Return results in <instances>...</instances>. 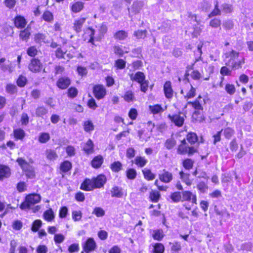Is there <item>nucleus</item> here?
Masks as SVG:
<instances>
[{
	"label": "nucleus",
	"instance_id": "nucleus-50",
	"mask_svg": "<svg viewBox=\"0 0 253 253\" xmlns=\"http://www.w3.org/2000/svg\"><path fill=\"white\" fill-rule=\"evenodd\" d=\"M78 91L77 89L74 87H71L68 90V96L71 98H75L78 94Z\"/></svg>",
	"mask_w": 253,
	"mask_h": 253
},
{
	"label": "nucleus",
	"instance_id": "nucleus-26",
	"mask_svg": "<svg viewBox=\"0 0 253 253\" xmlns=\"http://www.w3.org/2000/svg\"><path fill=\"white\" fill-rule=\"evenodd\" d=\"M134 161L135 164L140 168L144 167L147 163V160L145 157L141 156H137Z\"/></svg>",
	"mask_w": 253,
	"mask_h": 253
},
{
	"label": "nucleus",
	"instance_id": "nucleus-41",
	"mask_svg": "<svg viewBox=\"0 0 253 253\" xmlns=\"http://www.w3.org/2000/svg\"><path fill=\"white\" fill-rule=\"evenodd\" d=\"M147 31L146 30H137L134 32L133 35L137 39H144L146 37Z\"/></svg>",
	"mask_w": 253,
	"mask_h": 253
},
{
	"label": "nucleus",
	"instance_id": "nucleus-58",
	"mask_svg": "<svg viewBox=\"0 0 253 253\" xmlns=\"http://www.w3.org/2000/svg\"><path fill=\"white\" fill-rule=\"evenodd\" d=\"M72 218L75 221H79L81 220L82 213L81 211H72Z\"/></svg>",
	"mask_w": 253,
	"mask_h": 253
},
{
	"label": "nucleus",
	"instance_id": "nucleus-43",
	"mask_svg": "<svg viewBox=\"0 0 253 253\" xmlns=\"http://www.w3.org/2000/svg\"><path fill=\"white\" fill-rule=\"evenodd\" d=\"M30 36V32L28 29H25L20 32L19 37L23 41H27Z\"/></svg>",
	"mask_w": 253,
	"mask_h": 253
},
{
	"label": "nucleus",
	"instance_id": "nucleus-39",
	"mask_svg": "<svg viewBox=\"0 0 253 253\" xmlns=\"http://www.w3.org/2000/svg\"><path fill=\"white\" fill-rule=\"evenodd\" d=\"M110 168L112 171L117 172L122 169V165L119 161L115 162L111 165Z\"/></svg>",
	"mask_w": 253,
	"mask_h": 253
},
{
	"label": "nucleus",
	"instance_id": "nucleus-40",
	"mask_svg": "<svg viewBox=\"0 0 253 253\" xmlns=\"http://www.w3.org/2000/svg\"><path fill=\"white\" fill-rule=\"evenodd\" d=\"M50 139L49 133L43 132L40 134L39 137V141L40 143H45L47 142Z\"/></svg>",
	"mask_w": 253,
	"mask_h": 253
},
{
	"label": "nucleus",
	"instance_id": "nucleus-7",
	"mask_svg": "<svg viewBox=\"0 0 253 253\" xmlns=\"http://www.w3.org/2000/svg\"><path fill=\"white\" fill-rule=\"evenodd\" d=\"M93 93L97 99H100L105 95L106 89L102 85H96L93 87Z\"/></svg>",
	"mask_w": 253,
	"mask_h": 253
},
{
	"label": "nucleus",
	"instance_id": "nucleus-24",
	"mask_svg": "<svg viewBox=\"0 0 253 253\" xmlns=\"http://www.w3.org/2000/svg\"><path fill=\"white\" fill-rule=\"evenodd\" d=\"M103 159L102 156H97L95 157L91 162L92 166L94 168H99L102 164Z\"/></svg>",
	"mask_w": 253,
	"mask_h": 253
},
{
	"label": "nucleus",
	"instance_id": "nucleus-11",
	"mask_svg": "<svg viewBox=\"0 0 253 253\" xmlns=\"http://www.w3.org/2000/svg\"><path fill=\"white\" fill-rule=\"evenodd\" d=\"M159 178L161 181L168 183L172 180V174L171 173L164 169L163 170V173L159 175Z\"/></svg>",
	"mask_w": 253,
	"mask_h": 253
},
{
	"label": "nucleus",
	"instance_id": "nucleus-63",
	"mask_svg": "<svg viewBox=\"0 0 253 253\" xmlns=\"http://www.w3.org/2000/svg\"><path fill=\"white\" fill-rule=\"evenodd\" d=\"M196 95V89L192 85H191V89L189 92L185 95L184 97L187 99L191 98L194 97Z\"/></svg>",
	"mask_w": 253,
	"mask_h": 253
},
{
	"label": "nucleus",
	"instance_id": "nucleus-32",
	"mask_svg": "<svg viewBox=\"0 0 253 253\" xmlns=\"http://www.w3.org/2000/svg\"><path fill=\"white\" fill-rule=\"evenodd\" d=\"M72 168V164L68 161H65L61 163L60 169L62 172H66L70 170Z\"/></svg>",
	"mask_w": 253,
	"mask_h": 253
},
{
	"label": "nucleus",
	"instance_id": "nucleus-18",
	"mask_svg": "<svg viewBox=\"0 0 253 253\" xmlns=\"http://www.w3.org/2000/svg\"><path fill=\"white\" fill-rule=\"evenodd\" d=\"M14 24L18 28H23L26 24V21L23 17L18 16L15 18Z\"/></svg>",
	"mask_w": 253,
	"mask_h": 253
},
{
	"label": "nucleus",
	"instance_id": "nucleus-19",
	"mask_svg": "<svg viewBox=\"0 0 253 253\" xmlns=\"http://www.w3.org/2000/svg\"><path fill=\"white\" fill-rule=\"evenodd\" d=\"M112 197L122 198L123 196V189L118 186L113 187L111 190Z\"/></svg>",
	"mask_w": 253,
	"mask_h": 253
},
{
	"label": "nucleus",
	"instance_id": "nucleus-48",
	"mask_svg": "<svg viewBox=\"0 0 253 253\" xmlns=\"http://www.w3.org/2000/svg\"><path fill=\"white\" fill-rule=\"evenodd\" d=\"M150 110L153 114H157L163 111L162 107L160 105H155L149 106Z\"/></svg>",
	"mask_w": 253,
	"mask_h": 253
},
{
	"label": "nucleus",
	"instance_id": "nucleus-28",
	"mask_svg": "<svg viewBox=\"0 0 253 253\" xmlns=\"http://www.w3.org/2000/svg\"><path fill=\"white\" fill-rule=\"evenodd\" d=\"M144 177L148 180H152L155 178V175L151 171L147 169H144L142 170Z\"/></svg>",
	"mask_w": 253,
	"mask_h": 253
},
{
	"label": "nucleus",
	"instance_id": "nucleus-22",
	"mask_svg": "<svg viewBox=\"0 0 253 253\" xmlns=\"http://www.w3.org/2000/svg\"><path fill=\"white\" fill-rule=\"evenodd\" d=\"M46 157L50 161H54L58 158V155L55 150L47 149L45 151Z\"/></svg>",
	"mask_w": 253,
	"mask_h": 253
},
{
	"label": "nucleus",
	"instance_id": "nucleus-13",
	"mask_svg": "<svg viewBox=\"0 0 253 253\" xmlns=\"http://www.w3.org/2000/svg\"><path fill=\"white\" fill-rule=\"evenodd\" d=\"M80 188L86 191H91L95 189L93 179L92 180L89 179H85L81 184Z\"/></svg>",
	"mask_w": 253,
	"mask_h": 253
},
{
	"label": "nucleus",
	"instance_id": "nucleus-44",
	"mask_svg": "<svg viewBox=\"0 0 253 253\" xmlns=\"http://www.w3.org/2000/svg\"><path fill=\"white\" fill-rule=\"evenodd\" d=\"M47 113V110L44 107H39L36 110V114L37 117H42Z\"/></svg>",
	"mask_w": 253,
	"mask_h": 253
},
{
	"label": "nucleus",
	"instance_id": "nucleus-56",
	"mask_svg": "<svg viewBox=\"0 0 253 253\" xmlns=\"http://www.w3.org/2000/svg\"><path fill=\"white\" fill-rule=\"evenodd\" d=\"M35 41L37 43H41L42 42H45V36L42 34H37L35 35Z\"/></svg>",
	"mask_w": 253,
	"mask_h": 253
},
{
	"label": "nucleus",
	"instance_id": "nucleus-17",
	"mask_svg": "<svg viewBox=\"0 0 253 253\" xmlns=\"http://www.w3.org/2000/svg\"><path fill=\"white\" fill-rule=\"evenodd\" d=\"M130 78L131 80L136 81L139 84L145 81V75L144 73L141 72H138L135 75H133V74H130Z\"/></svg>",
	"mask_w": 253,
	"mask_h": 253
},
{
	"label": "nucleus",
	"instance_id": "nucleus-47",
	"mask_svg": "<svg viewBox=\"0 0 253 253\" xmlns=\"http://www.w3.org/2000/svg\"><path fill=\"white\" fill-rule=\"evenodd\" d=\"M92 214H95L97 217H102L105 214V211L101 208L96 207L94 209Z\"/></svg>",
	"mask_w": 253,
	"mask_h": 253
},
{
	"label": "nucleus",
	"instance_id": "nucleus-10",
	"mask_svg": "<svg viewBox=\"0 0 253 253\" xmlns=\"http://www.w3.org/2000/svg\"><path fill=\"white\" fill-rule=\"evenodd\" d=\"M70 84V79L66 77L60 78L56 83L57 86L62 89L67 88Z\"/></svg>",
	"mask_w": 253,
	"mask_h": 253
},
{
	"label": "nucleus",
	"instance_id": "nucleus-45",
	"mask_svg": "<svg viewBox=\"0 0 253 253\" xmlns=\"http://www.w3.org/2000/svg\"><path fill=\"white\" fill-rule=\"evenodd\" d=\"M223 134L226 138L230 139L234 134V130L233 129L230 127H227L224 129H223Z\"/></svg>",
	"mask_w": 253,
	"mask_h": 253
},
{
	"label": "nucleus",
	"instance_id": "nucleus-15",
	"mask_svg": "<svg viewBox=\"0 0 253 253\" xmlns=\"http://www.w3.org/2000/svg\"><path fill=\"white\" fill-rule=\"evenodd\" d=\"M10 175L9 168L5 166L0 165V180L8 177Z\"/></svg>",
	"mask_w": 253,
	"mask_h": 253
},
{
	"label": "nucleus",
	"instance_id": "nucleus-55",
	"mask_svg": "<svg viewBox=\"0 0 253 253\" xmlns=\"http://www.w3.org/2000/svg\"><path fill=\"white\" fill-rule=\"evenodd\" d=\"M164 251V246L161 243H157L154 247V252L155 253H163Z\"/></svg>",
	"mask_w": 253,
	"mask_h": 253
},
{
	"label": "nucleus",
	"instance_id": "nucleus-35",
	"mask_svg": "<svg viewBox=\"0 0 253 253\" xmlns=\"http://www.w3.org/2000/svg\"><path fill=\"white\" fill-rule=\"evenodd\" d=\"M114 37L117 40H124L127 37V33L125 31L121 30L116 32Z\"/></svg>",
	"mask_w": 253,
	"mask_h": 253
},
{
	"label": "nucleus",
	"instance_id": "nucleus-25",
	"mask_svg": "<svg viewBox=\"0 0 253 253\" xmlns=\"http://www.w3.org/2000/svg\"><path fill=\"white\" fill-rule=\"evenodd\" d=\"M28 80L26 76L20 75L16 81L17 85L20 87H23L27 84Z\"/></svg>",
	"mask_w": 253,
	"mask_h": 253
},
{
	"label": "nucleus",
	"instance_id": "nucleus-4",
	"mask_svg": "<svg viewBox=\"0 0 253 253\" xmlns=\"http://www.w3.org/2000/svg\"><path fill=\"white\" fill-rule=\"evenodd\" d=\"M187 104L191 105L196 110L192 115L193 119L196 121H200L202 120V115L200 114V110H203V107L199 102V100L196 99L194 102H188Z\"/></svg>",
	"mask_w": 253,
	"mask_h": 253
},
{
	"label": "nucleus",
	"instance_id": "nucleus-36",
	"mask_svg": "<svg viewBox=\"0 0 253 253\" xmlns=\"http://www.w3.org/2000/svg\"><path fill=\"white\" fill-rule=\"evenodd\" d=\"M160 197V194L158 191L152 190L150 193L149 198L150 200L154 203L157 202Z\"/></svg>",
	"mask_w": 253,
	"mask_h": 253
},
{
	"label": "nucleus",
	"instance_id": "nucleus-3",
	"mask_svg": "<svg viewBox=\"0 0 253 253\" xmlns=\"http://www.w3.org/2000/svg\"><path fill=\"white\" fill-rule=\"evenodd\" d=\"M17 162L22 169L25 172L26 175L28 178H33L35 177L34 169L32 166L22 158H18Z\"/></svg>",
	"mask_w": 253,
	"mask_h": 253
},
{
	"label": "nucleus",
	"instance_id": "nucleus-1",
	"mask_svg": "<svg viewBox=\"0 0 253 253\" xmlns=\"http://www.w3.org/2000/svg\"><path fill=\"white\" fill-rule=\"evenodd\" d=\"M41 197L37 194H32L27 195L26 197L24 202L20 205V208L23 210L28 209H32L34 212L39 211L41 209L40 206H37L32 208L36 204L39 203L41 201Z\"/></svg>",
	"mask_w": 253,
	"mask_h": 253
},
{
	"label": "nucleus",
	"instance_id": "nucleus-59",
	"mask_svg": "<svg viewBox=\"0 0 253 253\" xmlns=\"http://www.w3.org/2000/svg\"><path fill=\"white\" fill-rule=\"evenodd\" d=\"M42 222L41 220H36L33 223L32 230L34 232H37L42 226Z\"/></svg>",
	"mask_w": 253,
	"mask_h": 253
},
{
	"label": "nucleus",
	"instance_id": "nucleus-12",
	"mask_svg": "<svg viewBox=\"0 0 253 253\" xmlns=\"http://www.w3.org/2000/svg\"><path fill=\"white\" fill-rule=\"evenodd\" d=\"M85 20V18H80L75 20L73 26V30L77 33L81 32Z\"/></svg>",
	"mask_w": 253,
	"mask_h": 253
},
{
	"label": "nucleus",
	"instance_id": "nucleus-21",
	"mask_svg": "<svg viewBox=\"0 0 253 253\" xmlns=\"http://www.w3.org/2000/svg\"><path fill=\"white\" fill-rule=\"evenodd\" d=\"M84 8V3L81 1H77L71 5V10L74 13L81 11Z\"/></svg>",
	"mask_w": 253,
	"mask_h": 253
},
{
	"label": "nucleus",
	"instance_id": "nucleus-20",
	"mask_svg": "<svg viewBox=\"0 0 253 253\" xmlns=\"http://www.w3.org/2000/svg\"><path fill=\"white\" fill-rule=\"evenodd\" d=\"M182 198L185 201H192L193 203L196 202V196L193 195L190 191H184L182 193Z\"/></svg>",
	"mask_w": 253,
	"mask_h": 253
},
{
	"label": "nucleus",
	"instance_id": "nucleus-62",
	"mask_svg": "<svg viewBox=\"0 0 253 253\" xmlns=\"http://www.w3.org/2000/svg\"><path fill=\"white\" fill-rule=\"evenodd\" d=\"M153 237L156 240H161L164 237L163 231L160 230L155 231Z\"/></svg>",
	"mask_w": 253,
	"mask_h": 253
},
{
	"label": "nucleus",
	"instance_id": "nucleus-30",
	"mask_svg": "<svg viewBox=\"0 0 253 253\" xmlns=\"http://www.w3.org/2000/svg\"><path fill=\"white\" fill-rule=\"evenodd\" d=\"M180 178L185 183V184L188 186H190L192 184V181L190 179V174L188 173H184L183 171L179 172Z\"/></svg>",
	"mask_w": 253,
	"mask_h": 253
},
{
	"label": "nucleus",
	"instance_id": "nucleus-57",
	"mask_svg": "<svg viewBox=\"0 0 253 253\" xmlns=\"http://www.w3.org/2000/svg\"><path fill=\"white\" fill-rule=\"evenodd\" d=\"M225 89L227 92L230 95L233 94L235 92V87L232 84H226L225 87Z\"/></svg>",
	"mask_w": 253,
	"mask_h": 253
},
{
	"label": "nucleus",
	"instance_id": "nucleus-31",
	"mask_svg": "<svg viewBox=\"0 0 253 253\" xmlns=\"http://www.w3.org/2000/svg\"><path fill=\"white\" fill-rule=\"evenodd\" d=\"M83 127L86 132L92 131L94 127L92 122L90 120L84 121L83 123Z\"/></svg>",
	"mask_w": 253,
	"mask_h": 253
},
{
	"label": "nucleus",
	"instance_id": "nucleus-2",
	"mask_svg": "<svg viewBox=\"0 0 253 253\" xmlns=\"http://www.w3.org/2000/svg\"><path fill=\"white\" fill-rule=\"evenodd\" d=\"M197 151L198 146H189L185 139L181 141V144L178 146L177 150V153L178 154H187L189 156L193 155Z\"/></svg>",
	"mask_w": 253,
	"mask_h": 253
},
{
	"label": "nucleus",
	"instance_id": "nucleus-27",
	"mask_svg": "<svg viewBox=\"0 0 253 253\" xmlns=\"http://www.w3.org/2000/svg\"><path fill=\"white\" fill-rule=\"evenodd\" d=\"M5 91L10 94H14L17 92V87L16 85L12 84H7L5 86Z\"/></svg>",
	"mask_w": 253,
	"mask_h": 253
},
{
	"label": "nucleus",
	"instance_id": "nucleus-49",
	"mask_svg": "<svg viewBox=\"0 0 253 253\" xmlns=\"http://www.w3.org/2000/svg\"><path fill=\"white\" fill-rule=\"evenodd\" d=\"M194 162L190 159H186L183 162V166L187 169L192 168Z\"/></svg>",
	"mask_w": 253,
	"mask_h": 253
},
{
	"label": "nucleus",
	"instance_id": "nucleus-23",
	"mask_svg": "<svg viewBox=\"0 0 253 253\" xmlns=\"http://www.w3.org/2000/svg\"><path fill=\"white\" fill-rule=\"evenodd\" d=\"M239 55V53L235 50H232L231 51L226 53V57L229 58L230 60L226 63L227 65H230L231 62L234 61V60L238 58Z\"/></svg>",
	"mask_w": 253,
	"mask_h": 253
},
{
	"label": "nucleus",
	"instance_id": "nucleus-5",
	"mask_svg": "<svg viewBox=\"0 0 253 253\" xmlns=\"http://www.w3.org/2000/svg\"><path fill=\"white\" fill-rule=\"evenodd\" d=\"M42 68V63L40 60L37 58L32 59L28 66L29 70L33 73L40 72Z\"/></svg>",
	"mask_w": 253,
	"mask_h": 253
},
{
	"label": "nucleus",
	"instance_id": "nucleus-54",
	"mask_svg": "<svg viewBox=\"0 0 253 253\" xmlns=\"http://www.w3.org/2000/svg\"><path fill=\"white\" fill-rule=\"evenodd\" d=\"M42 18L47 22L52 21L53 19L52 14L49 11H46L43 13Z\"/></svg>",
	"mask_w": 253,
	"mask_h": 253
},
{
	"label": "nucleus",
	"instance_id": "nucleus-6",
	"mask_svg": "<svg viewBox=\"0 0 253 253\" xmlns=\"http://www.w3.org/2000/svg\"><path fill=\"white\" fill-rule=\"evenodd\" d=\"M180 114V113H179L178 114L168 115V118L171 122L173 123L175 126L178 127L181 126L183 125L184 122V119L183 117L181 116Z\"/></svg>",
	"mask_w": 253,
	"mask_h": 253
},
{
	"label": "nucleus",
	"instance_id": "nucleus-53",
	"mask_svg": "<svg viewBox=\"0 0 253 253\" xmlns=\"http://www.w3.org/2000/svg\"><path fill=\"white\" fill-rule=\"evenodd\" d=\"M221 25V20L217 18H214L211 20L210 26L212 28H217L220 27Z\"/></svg>",
	"mask_w": 253,
	"mask_h": 253
},
{
	"label": "nucleus",
	"instance_id": "nucleus-38",
	"mask_svg": "<svg viewBox=\"0 0 253 253\" xmlns=\"http://www.w3.org/2000/svg\"><path fill=\"white\" fill-rule=\"evenodd\" d=\"M14 135L16 139H22L24 137L25 133L23 129L18 128L14 130Z\"/></svg>",
	"mask_w": 253,
	"mask_h": 253
},
{
	"label": "nucleus",
	"instance_id": "nucleus-8",
	"mask_svg": "<svg viewBox=\"0 0 253 253\" xmlns=\"http://www.w3.org/2000/svg\"><path fill=\"white\" fill-rule=\"evenodd\" d=\"M107 181V178L104 175L100 174L96 178L93 179L95 188H100L102 187L105 184Z\"/></svg>",
	"mask_w": 253,
	"mask_h": 253
},
{
	"label": "nucleus",
	"instance_id": "nucleus-64",
	"mask_svg": "<svg viewBox=\"0 0 253 253\" xmlns=\"http://www.w3.org/2000/svg\"><path fill=\"white\" fill-rule=\"evenodd\" d=\"M234 23L231 20H227L224 22L223 26L226 30H230L233 28Z\"/></svg>",
	"mask_w": 253,
	"mask_h": 253
},
{
	"label": "nucleus",
	"instance_id": "nucleus-34",
	"mask_svg": "<svg viewBox=\"0 0 253 253\" xmlns=\"http://www.w3.org/2000/svg\"><path fill=\"white\" fill-rule=\"evenodd\" d=\"M43 216L45 220L50 221L54 218V212L51 209L46 211L43 213Z\"/></svg>",
	"mask_w": 253,
	"mask_h": 253
},
{
	"label": "nucleus",
	"instance_id": "nucleus-42",
	"mask_svg": "<svg viewBox=\"0 0 253 253\" xmlns=\"http://www.w3.org/2000/svg\"><path fill=\"white\" fill-rule=\"evenodd\" d=\"M221 14L220 10L218 8V2L217 1H215V4L214 9L209 14L208 17L211 18L212 17L219 15Z\"/></svg>",
	"mask_w": 253,
	"mask_h": 253
},
{
	"label": "nucleus",
	"instance_id": "nucleus-51",
	"mask_svg": "<svg viewBox=\"0 0 253 253\" xmlns=\"http://www.w3.org/2000/svg\"><path fill=\"white\" fill-rule=\"evenodd\" d=\"M127 177L129 179H134L136 176V171L134 169H129L126 171Z\"/></svg>",
	"mask_w": 253,
	"mask_h": 253
},
{
	"label": "nucleus",
	"instance_id": "nucleus-9",
	"mask_svg": "<svg viewBox=\"0 0 253 253\" xmlns=\"http://www.w3.org/2000/svg\"><path fill=\"white\" fill-rule=\"evenodd\" d=\"M96 248V243L93 238H89L87 240L83 246L84 250L86 253L95 250Z\"/></svg>",
	"mask_w": 253,
	"mask_h": 253
},
{
	"label": "nucleus",
	"instance_id": "nucleus-61",
	"mask_svg": "<svg viewBox=\"0 0 253 253\" xmlns=\"http://www.w3.org/2000/svg\"><path fill=\"white\" fill-rule=\"evenodd\" d=\"M126 61L122 59H119L115 61V66L119 69H124L126 66Z\"/></svg>",
	"mask_w": 253,
	"mask_h": 253
},
{
	"label": "nucleus",
	"instance_id": "nucleus-60",
	"mask_svg": "<svg viewBox=\"0 0 253 253\" xmlns=\"http://www.w3.org/2000/svg\"><path fill=\"white\" fill-rule=\"evenodd\" d=\"M170 198L174 202H178L180 201L181 196L180 192H174L170 195Z\"/></svg>",
	"mask_w": 253,
	"mask_h": 253
},
{
	"label": "nucleus",
	"instance_id": "nucleus-14",
	"mask_svg": "<svg viewBox=\"0 0 253 253\" xmlns=\"http://www.w3.org/2000/svg\"><path fill=\"white\" fill-rule=\"evenodd\" d=\"M144 6V2L136 0L133 2L131 6V12L134 14L138 13Z\"/></svg>",
	"mask_w": 253,
	"mask_h": 253
},
{
	"label": "nucleus",
	"instance_id": "nucleus-33",
	"mask_svg": "<svg viewBox=\"0 0 253 253\" xmlns=\"http://www.w3.org/2000/svg\"><path fill=\"white\" fill-rule=\"evenodd\" d=\"M186 139L191 144H193L197 141L198 137L195 133L190 132L187 134Z\"/></svg>",
	"mask_w": 253,
	"mask_h": 253
},
{
	"label": "nucleus",
	"instance_id": "nucleus-37",
	"mask_svg": "<svg viewBox=\"0 0 253 253\" xmlns=\"http://www.w3.org/2000/svg\"><path fill=\"white\" fill-rule=\"evenodd\" d=\"M93 144L90 139H89L86 143L85 146L84 147V150L86 153H90L93 151Z\"/></svg>",
	"mask_w": 253,
	"mask_h": 253
},
{
	"label": "nucleus",
	"instance_id": "nucleus-16",
	"mask_svg": "<svg viewBox=\"0 0 253 253\" xmlns=\"http://www.w3.org/2000/svg\"><path fill=\"white\" fill-rule=\"evenodd\" d=\"M164 90L167 98H170L172 97L173 92L171 88V83L169 81L165 83L164 86Z\"/></svg>",
	"mask_w": 253,
	"mask_h": 253
},
{
	"label": "nucleus",
	"instance_id": "nucleus-52",
	"mask_svg": "<svg viewBox=\"0 0 253 253\" xmlns=\"http://www.w3.org/2000/svg\"><path fill=\"white\" fill-rule=\"evenodd\" d=\"M245 62L244 59L243 58L242 60L238 62L232 61L231 62L230 66L232 67L233 69H237L241 68L242 65Z\"/></svg>",
	"mask_w": 253,
	"mask_h": 253
},
{
	"label": "nucleus",
	"instance_id": "nucleus-46",
	"mask_svg": "<svg viewBox=\"0 0 253 253\" xmlns=\"http://www.w3.org/2000/svg\"><path fill=\"white\" fill-rule=\"evenodd\" d=\"M176 145V141L173 138L167 139L165 143V146L168 149H171Z\"/></svg>",
	"mask_w": 253,
	"mask_h": 253
},
{
	"label": "nucleus",
	"instance_id": "nucleus-29",
	"mask_svg": "<svg viewBox=\"0 0 253 253\" xmlns=\"http://www.w3.org/2000/svg\"><path fill=\"white\" fill-rule=\"evenodd\" d=\"M114 53L120 56H123L124 53H127L128 50L126 47H121L120 46H115L114 47Z\"/></svg>",
	"mask_w": 253,
	"mask_h": 253
}]
</instances>
